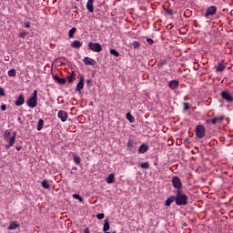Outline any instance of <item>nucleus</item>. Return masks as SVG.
I'll return each instance as SVG.
<instances>
[{
  "label": "nucleus",
  "mask_w": 233,
  "mask_h": 233,
  "mask_svg": "<svg viewBox=\"0 0 233 233\" xmlns=\"http://www.w3.org/2000/svg\"><path fill=\"white\" fill-rule=\"evenodd\" d=\"M4 141H5V147L6 149L10 148L11 147H14L15 143V137H16V133L14 132L12 134V132H10L9 129H6L5 132H4Z\"/></svg>",
  "instance_id": "obj_1"
},
{
  "label": "nucleus",
  "mask_w": 233,
  "mask_h": 233,
  "mask_svg": "<svg viewBox=\"0 0 233 233\" xmlns=\"http://www.w3.org/2000/svg\"><path fill=\"white\" fill-rule=\"evenodd\" d=\"M175 202L176 205L178 207H181L183 205L184 207L187 205L188 203V197L183 193L181 190H177L176 197H175Z\"/></svg>",
  "instance_id": "obj_2"
},
{
  "label": "nucleus",
  "mask_w": 233,
  "mask_h": 233,
  "mask_svg": "<svg viewBox=\"0 0 233 233\" xmlns=\"http://www.w3.org/2000/svg\"><path fill=\"white\" fill-rule=\"evenodd\" d=\"M26 105L29 108H35L37 106V90H35L33 96L26 100Z\"/></svg>",
  "instance_id": "obj_3"
},
{
  "label": "nucleus",
  "mask_w": 233,
  "mask_h": 233,
  "mask_svg": "<svg viewBox=\"0 0 233 233\" xmlns=\"http://www.w3.org/2000/svg\"><path fill=\"white\" fill-rule=\"evenodd\" d=\"M205 134H207V129H205V126L198 125L196 127V136L198 139H203L205 137Z\"/></svg>",
  "instance_id": "obj_4"
},
{
  "label": "nucleus",
  "mask_w": 233,
  "mask_h": 233,
  "mask_svg": "<svg viewBox=\"0 0 233 233\" xmlns=\"http://www.w3.org/2000/svg\"><path fill=\"white\" fill-rule=\"evenodd\" d=\"M171 183L174 188H176L177 190H181V188H183V183H181V178H179L178 177H173Z\"/></svg>",
  "instance_id": "obj_5"
},
{
  "label": "nucleus",
  "mask_w": 233,
  "mask_h": 233,
  "mask_svg": "<svg viewBox=\"0 0 233 233\" xmlns=\"http://www.w3.org/2000/svg\"><path fill=\"white\" fill-rule=\"evenodd\" d=\"M220 96L227 103H233V96L228 90L221 91Z\"/></svg>",
  "instance_id": "obj_6"
},
{
  "label": "nucleus",
  "mask_w": 233,
  "mask_h": 233,
  "mask_svg": "<svg viewBox=\"0 0 233 233\" xmlns=\"http://www.w3.org/2000/svg\"><path fill=\"white\" fill-rule=\"evenodd\" d=\"M88 47L93 52H102V50H103V46L99 43H92V42H90L88 44Z\"/></svg>",
  "instance_id": "obj_7"
},
{
  "label": "nucleus",
  "mask_w": 233,
  "mask_h": 233,
  "mask_svg": "<svg viewBox=\"0 0 233 233\" xmlns=\"http://www.w3.org/2000/svg\"><path fill=\"white\" fill-rule=\"evenodd\" d=\"M218 12V7L215 5H211L207 8L205 13V17L208 18L210 15H216V13Z\"/></svg>",
  "instance_id": "obj_8"
},
{
  "label": "nucleus",
  "mask_w": 233,
  "mask_h": 233,
  "mask_svg": "<svg viewBox=\"0 0 233 233\" xmlns=\"http://www.w3.org/2000/svg\"><path fill=\"white\" fill-rule=\"evenodd\" d=\"M85 88V76H81L78 84L76 86V91L81 94V90Z\"/></svg>",
  "instance_id": "obj_9"
},
{
  "label": "nucleus",
  "mask_w": 233,
  "mask_h": 233,
  "mask_svg": "<svg viewBox=\"0 0 233 233\" xmlns=\"http://www.w3.org/2000/svg\"><path fill=\"white\" fill-rule=\"evenodd\" d=\"M57 117L61 119L62 123H66L68 119V114L65 110H59L57 113Z\"/></svg>",
  "instance_id": "obj_10"
},
{
  "label": "nucleus",
  "mask_w": 233,
  "mask_h": 233,
  "mask_svg": "<svg viewBox=\"0 0 233 233\" xmlns=\"http://www.w3.org/2000/svg\"><path fill=\"white\" fill-rule=\"evenodd\" d=\"M15 105L16 106H22V105H25V95L20 94L19 96L15 101Z\"/></svg>",
  "instance_id": "obj_11"
},
{
  "label": "nucleus",
  "mask_w": 233,
  "mask_h": 233,
  "mask_svg": "<svg viewBox=\"0 0 233 233\" xmlns=\"http://www.w3.org/2000/svg\"><path fill=\"white\" fill-rule=\"evenodd\" d=\"M225 120V116H215L210 120L212 125H218V123H222Z\"/></svg>",
  "instance_id": "obj_12"
},
{
  "label": "nucleus",
  "mask_w": 233,
  "mask_h": 233,
  "mask_svg": "<svg viewBox=\"0 0 233 233\" xmlns=\"http://www.w3.org/2000/svg\"><path fill=\"white\" fill-rule=\"evenodd\" d=\"M168 86L171 90H176V88L179 87V80H171V81H169Z\"/></svg>",
  "instance_id": "obj_13"
},
{
  "label": "nucleus",
  "mask_w": 233,
  "mask_h": 233,
  "mask_svg": "<svg viewBox=\"0 0 233 233\" xmlns=\"http://www.w3.org/2000/svg\"><path fill=\"white\" fill-rule=\"evenodd\" d=\"M86 10L93 14L94 12V0H88L86 3Z\"/></svg>",
  "instance_id": "obj_14"
},
{
  "label": "nucleus",
  "mask_w": 233,
  "mask_h": 233,
  "mask_svg": "<svg viewBox=\"0 0 233 233\" xmlns=\"http://www.w3.org/2000/svg\"><path fill=\"white\" fill-rule=\"evenodd\" d=\"M146 152H148V145L147 144H142L138 147V154H145Z\"/></svg>",
  "instance_id": "obj_15"
},
{
  "label": "nucleus",
  "mask_w": 233,
  "mask_h": 233,
  "mask_svg": "<svg viewBox=\"0 0 233 233\" xmlns=\"http://www.w3.org/2000/svg\"><path fill=\"white\" fill-rule=\"evenodd\" d=\"M85 65H90L91 66H94L96 65V60L94 58H90L88 56L85 57L84 59Z\"/></svg>",
  "instance_id": "obj_16"
},
{
  "label": "nucleus",
  "mask_w": 233,
  "mask_h": 233,
  "mask_svg": "<svg viewBox=\"0 0 233 233\" xmlns=\"http://www.w3.org/2000/svg\"><path fill=\"white\" fill-rule=\"evenodd\" d=\"M83 46V43L79 40H75L71 43L72 48H81Z\"/></svg>",
  "instance_id": "obj_17"
},
{
  "label": "nucleus",
  "mask_w": 233,
  "mask_h": 233,
  "mask_svg": "<svg viewBox=\"0 0 233 233\" xmlns=\"http://www.w3.org/2000/svg\"><path fill=\"white\" fill-rule=\"evenodd\" d=\"M176 201V197L170 196L166 200V207H170Z\"/></svg>",
  "instance_id": "obj_18"
},
{
  "label": "nucleus",
  "mask_w": 233,
  "mask_h": 233,
  "mask_svg": "<svg viewBox=\"0 0 233 233\" xmlns=\"http://www.w3.org/2000/svg\"><path fill=\"white\" fill-rule=\"evenodd\" d=\"M53 78L59 85H65V83H66V78H59V76H54Z\"/></svg>",
  "instance_id": "obj_19"
},
{
  "label": "nucleus",
  "mask_w": 233,
  "mask_h": 233,
  "mask_svg": "<svg viewBox=\"0 0 233 233\" xmlns=\"http://www.w3.org/2000/svg\"><path fill=\"white\" fill-rule=\"evenodd\" d=\"M114 181H116V175H114V173H111L106 178V183H108V185H112Z\"/></svg>",
  "instance_id": "obj_20"
},
{
  "label": "nucleus",
  "mask_w": 233,
  "mask_h": 233,
  "mask_svg": "<svg viewBox=\"0 0 233 233\" xmlns=\"http://www.w3.org/2000/svg\"><path fill=\"white\" fill-rule=\"evenodd\" d=\"M108 230H110V222L108 221L107 218H106V219L104 220L103 231H104V232H108Z\"/></svg>",
  "instance_id": "obj_21"
},
{
  "label": "nucleus",
  "mask_w": 233,
  "mask_h": 233,
  "mask_svg": "<svg viewBox=\"0 0 233 233\" xmlns=\"http://www.w3.org/2000/svg\"><path fill=\"white\" fill-rule=\"evenodd\" d=\"M19 227V223L17 221H12L8 227L9 230H15Z\"/></svg>",
  "instance_id": "obj_22"
},
{
  "label": "nucleus",
  "mask_w": 233,
  "mask_h": 233,
  "mask_svg": "<svg viewBox=\"0 0 233 233\" xmlns=\"http://www.w3.org/2000/svg\"><path fill=\"white\" fill-rule=\"evenodd\" d=\"M76 32H77V28L76 27L71 28L68 32V37L70 39H74V34H76Z\"/></svg>",
  "instance_id": "obj_23"
},
{
  "label": "nucleus",
  "mask_w": 233,
  "mask_h": 233,
  "mask_svg": "<svg viewBox=\"0 0 233 233\" xmlns=\"http://www.w3.org/2000/svg\"><path fill=\"white\" fill-rule=\"evenodd\" d=\"M225 68H227V66L225 65H223V63H219L218 65V66L216 67V71L217 72H223V70H225Z\"/></svg>",
  "instance_id": "obj_24"
},
{
  "label": "nucleus",
  "mask_w": 233,
  "mask_h": 233,
  "mask_svg": "<svg viewBox=\"0 0 233 233\" xmlns=\"http://www.w3.org/2000/svg\"><path fill=\"white\" fill-rule=\"evenodd\" d=\"M73 159H74V163H76V165H81V157L75 154V155H73Z\"/></svg>",
  "instance_id": "obj_25"
},
{
  "label": "nucleus",
  "mask_w": 233,
  "mask_h": 233,
  "mask_svg": "<svg viewBox=\"0 0 233 233\" xmlns=\"http://www.w3.org/2000/svg\"><path fill=\"white\" fill-rule=\"evenodd\" d=\"M45 125V120H43V119H39L38 120V123H37V130L38 131H41V130H43V126Z\"/></svg>",
  "instance_id": "obj_26"
},
{
  "label": "nucleus",
  "mask_w": 233,
  "mask_h": 233,
  "mask_svg": "<svg viewBox=\"0 0 233 233\" xmlns=\"http://www.w3.org/2000/svg\"><path fill=\"white\" fill-rule=\"evenodd\" d=\"M131 46H133L134 50H139L140 46H141V43L137 42V41H134Z\"/></svg>",
  "instance_id": "obj_27"
},
{
  "label": "nucleus",
  "mask_w": 233,
  "mask_h": 233,
  "mask_svg": "<svg viewBox=\"0 0 233 233\" xmlns=\"http://www.w3.org/2000/svg\"><path fill=\"white\" fill-rule=\"evenodd\" d=\"M43 188L48 189L50 188V183L48 182V180L44 179L41 183Z\"/></svg>",
  "instance_id": "obj_28"
},
{
  "label": "nucleus",
  "mask_w": 233,
  "mask_h": 233,
  "mask_svg": "<svg viewBox=\"0 0 233 233\" xmlns=\"http://www.w3.org/2000/svg\"><path fill=\"white\" fill-rule=\"evenodd\" d=\"M7 76H9V77H15V76H17V72L15 71V69H10L7 72Z\"/></svg>",
  "instance_id": "obj_29"
},
{
  "label": "nucleus",
  "mask_w": 233,
  "mask_h": 233,
  "mask_svg": "<svg viewBox=\"0 0 233 233\" xmlns=\"http://www.w3.org/2000/svg\"><path fill=\"white\" fill-rule=\"evenodd\" d=\"M75 79H76V74L73 71L72 74L67 76V81L68 83H74Z\"/></svg>",
  "instance_id": "obj_30"
},
{
  "label": "nucleus",
  "mask_w": 233,
  "mask_h": 233,
  "mask_svg": "<svg viewBox=\"0 0 233 233\" xmlns=\"http://www.w3.org/2000/svg\"><path fill=\"white\" fill-rule=\"evenodd\" d=\"M126 116L127 121H129V123H134V121H136V118H134V116L130 113H127Z\"/></svg>",
  "instance_id": "obj_31"
},
{
  "label": "nucleus",
  "mask_w": 233,
  "mask_h": 233,
  "mask_svg": "<svg viewBox=\"0 0 233 233\" xmlns=\"http://www.w3.org/2000/svg\"><path fill=\"white\" fill-rule=\"evenodd\" d=\"M134 145H135L134 140L129 139L127 141V148H129V150H132V149H134Z\"/></svg>",
  "instance_id": "obj_32"
},
{
  "label": "nucleus",
  "mask_w": 233,
  "mask_h": 233,
  "mask_svg": "<svg viewBox=\"0 0 233 233\" xmlns=\"http://www.w3.org/2000/svg\"><path fill=\"white\" fill-rule=\"evenodd\" d=\"M140 167L144 168L145 170H148L150 168V163L148 162H143L140 165Z\"/></svg>",
  "instance_id": "obj_33"
},
{
  "label": "nucleus",
  "mask_w": 233,
  "mask_h": 233,
  "mask_svg": "<svg viewBox=\"0 0 233 233\" xmlns=\"http://www.w3.org/2000/svg\"><path fill=\"white\" fill-rule=\"evenodd\" d=\"M109 53L111 56H115V57H119V52H117L116 49H110Z\"/></svg>",
  "instance_id": "obj_34"
},
{
  "label": "nucleus",
  "mask_w": 233,
  "mask_h": 233,
  "mask_svg": "<svg viewBox=\"0 0 233 233\" xmlns=\"http://www.w3.org/2000/svg\"><path fill=\"white\" fill-rule=\"evenodd\" d=\"M73 198H74V199H78L80 203H83V197H81L77 194H74Z\"/></svg>",
  "instance_id": "obj_35"
},
{
  "label": "nucleus",
  "mask_w": 233,
  "mask_h": 233,
  "mask_svg": "<svg viewBox=\"0 0 233 233\" xmlns=\"http://www.w3.org/2000/svg\"><path fill=\"white\" fill-rule=\"evenodd\" d=\"M97 219H104L105 218V213H99L96 215Z\"/></svg>",
  "instance_id": "obj_36"
},
{
  "label": "nucleus",
  "mask_w": 233,
  "mask_h": 233,
  "mask_svg": "<svg viewBox=\"0 0 233 233\" xmlns=\"http://www.w3.org/2000/svg\"><path fill=\"white\" fill-rule=\"evenodd\" d=\"M190 109V105L187 102H184V110H189Z\"/></svg>",
  "instance_id": "obj_37"
},
{
  "label": "nucleus",
  "mask_w": 233,
  "mask_h": 233,
  "mask_svg": "<svg viewBox=\"0 0 233 233\" xmlns=\"http://www.w3.org/2000/svg\"><path fill=\"white\" fill-rule=\"evenodd\" d=\"M167 14H168V15H174V10L172 9H167Z\"/></svg>",
  "instance_id": "obj_38"
},
{
  "label": "nucleus",
  "mask_w": 233,
  "mask_h": 233,
  "mask_svg": "<svg viewBox=\"0 0 233 233\" xmlns=\"http://www.w3.org/2000/svg\"><path fill=\"white\" fill-rule=\"evenodd\" d=\"M147 43H148V45H154V40L152 38H147Z\"/></svg>",
  "instance_id": "obj_39"
},
{
  "label": "nucleus",
  "mask_w": 233,
  "mask_h": 233,
  "mask_svg": "<svg viewBox=\"0 0 233 233\" xmlns=\"http://www.w3.org/2000/svg\"><path fill=\"white\" fill-rule=\"evenodd\" d=\"M25 28H30V22H25L24 24Z\"/></svg>",
  "instance_id": "obj_40"
},
{
  "label": "nucleus",
  "mask_w": 233,
  "mask_h": 233,
  "mask_svg": "<svg viewBox=\"0 0 233 233\" xmlns=\"http://www.w3.org/2000/svg\"><path fill=\"white\" fill-rule=\"evenodd\" d=\"M5 89L3 87H0V96H5Z\"/></svg>",
  "instance_id": "obj_41"
},
{
  "label": "nucleus",
  "mask_w": 233,
  "mask_h": 233,
  "mask_svg": "<svg viewBox=\"0 0 233 233\" xmlns=\"http://www.w3.org/2000/svg\"><path fill=\"white\" fill-rule=\"evenodd\" d=\"M5 110H6V105L4 104L1 106V111L5 112Z\"/></svg>",
  "instance_id": "obj_42"
},
{
  "label": "nucleus",
  "mask_w": 233,
  "mask_h": 233,
  "mask_svg": "<svg viewBox=\"0 0 233 233\" xmlns=\"http://www.w3.org/2000/svg\"><path fill=\"white\" fill-rule=\"evenodd\" d=\"M19 37H22V38L26 37V33H21V34L19 35Z\"/></svg>",
  "instance_id": "obj_43"
},
{
  "label": "nucleus",
  "mask_w": 233,
  "mask_h": 233,
  "mask_svg": "<svg viewBox=\"0 0 233 233\" xmlns=\"http://www.w3.org/2000/svg\"><path fill=\"white\" fill-rule=\"evenodd\" d=\"M84 233H90V229H89L88 228H86L84 229Z\"/></svg>",
  "instance_id": "obj_44"
},
{
  "label": "nucleus",
  "mask_w": 233,
  "mask_h": 233,
  "mask_svg": "<svg viewBox=\"0 0 233 233\" xmlns=\"http://www.w3.org/2000/svg\"><path fill=\"white\" fill-rule=\"evenodd\" d=\"M15 148H16V150H18V151L21 150V147H16Z\"/></svg>",
  "instance_id": "obj_45"
},
{
  "label": "nucleus",
  "mask_w": 233,
  "mask_h": 233,
  "mask_svg": "<svg viewBox=\"0 0 233 233\" xmlns=\"http://www.w3.org/2000/svg\"><path fill=\"white\" fill-rule=\"evenodd\" d=\"M72 170H77V167H73Z\"/></svg>",
  "instance_id": "obj_46"
},
{
  "label": "nucleus",
  "mask_w": 233,
  "mask_h": 233,
  "mask_svg": "<svg viewBox=\"0 0 233 233\" xmlns=\"http://www.w3.org/2000/svg\"><path fill=\"white\" fill-rule=\"evenodd\" d=\"M154 165H155V167H157V162H155Z\"/></svg>",
  "instance_id": "obj_47"
},
{
  "label": "nucleus",
  "mask_w": 233,
  "mask_h": 233,
  "mask_svg": "<svg viewBox=\"0 0 233 233\" xmlns=\"http://www.w3.org/2000/svg\"><path fill=\"white\" fill-rule=\"evenodd\" d=\"M112 233H116V231H113Z\"/></svg>",
  "instance_id": "obj_48"
}]
</instances>
